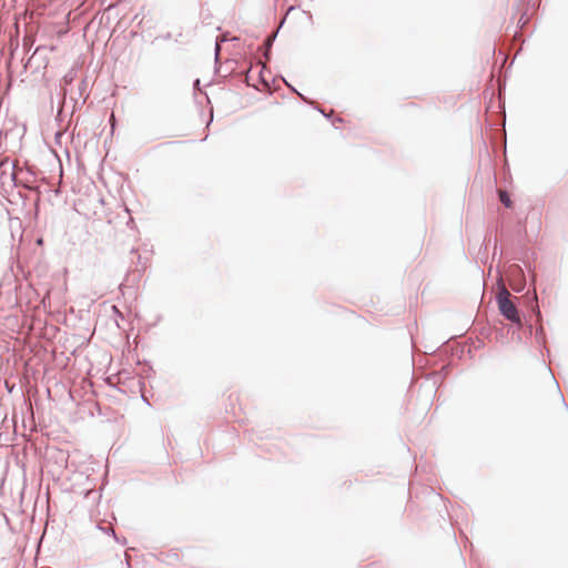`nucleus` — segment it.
<instances>
[{
    "mask_svg": "<svg viewBox=\"0 0 568 568\" xmlns=\"http://www.w3.org/2000/svg\"><path fill=\"white\" fill-rule=\"evenodd\" d=\"M498 195H499V200L500 202L506 206V207H511L513 206V202L508 195V193L504 190H499L498 191Z\"/></svg>",
    "mask_w": 568,
    "mask_h": 568,
    "instance_id": "2",
    "label": "nucleus"
},
{
    "mask_svg": "<svg viewBox=\"0 0 568 568\" xmlns=\"http://www.w3.org/2000/svg\"><path fill=\"white\" fill-rule=\"evenodd\" d=\"M43 243V240L42 239H39L38 240V244L41 245Z\"/></svg>",
    "mask_w": 568,
    "mask_h": 568,
    "instance_id": "3",
    "label": "nucleus"
},
{
    "mask_svg": "<svg viewBox=\"0 0 568 568\" xmlns=\"http://www.w3.org/2000/svg\"><path fill=\"white\" fill-rule=\"evenodd\" d=\"M497 304L498 310L503 316H505L508 321L521 326V320L518 313L516 305L511 300V295L505 285L500 286V290L497 294Z\"/></svg>",
    "mask_w": 568,
    "mask_h": 568,
    "instance_id": "1",
    "label": "nucleus"
}]
</instances>
